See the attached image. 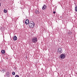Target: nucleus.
Wrapping results in <instances>:
<instances>
[{
    "instance_id": "f257e3e1",
    "label": "nucleus",
    "mask_w": 77,
    "mask_h": 77,
    "mask_svg": "<svg viewBox=\"0 0 77 77\" xmlns=\"http://www.w3.org/2000/svg\"><path fill=\"white\" fill-rule=\"evenodd\" d=\"M29 26L30 28H33L35 27V23L33 22H30L29 23Z\"/></svg>"
},
{
    "instance_id": "f03ea898",
    "label": "nucleus",
    "mask_w": 77,
    "mask_h": 77,
    "mask_svg": "<svg viewBox=\"0 0 77 77\" xmlns=\"http://www.w3.org/2000/svg\"><path fill=\"white\" fill-rule=\"evenodd\" d=\"M37 41V38L36 37L33 38L32 39V42H34V43H36Z\"/></svg>"
},
{
    "instance_id": "7ed1b4c3",
    "label": "nucleus",
    "mask_w": 77,
    "mask_h": 77,
    "mask_svg": "<svg viewBox=\"0 0 77 77\" xmlns=\"http://www.w3.org/2000/svg\"><path fill=\"white\" fill-rule=\"evenodd\" d=\"M62 49L61 48H58V52H59L60 53H62Z\"/></svg>"
},
{
    "instance_id": "20e7f679",
    "label": "nucleus",
    "mask_w": 77,
    "mask_h": 77,
    "mask_svg": "<svg viewBox=\"0 0 77 77\" xmlns=\"http://www.w3.org/2000/svg\"><path fill=\"white\" fill-rule=\"evenodd\" d=\"M47 8V6H46V5L44 4V6L42 8V9L43 10H45Z\"/></svg>"
},
{
    "instance_id": "39448f33",
    "label": "nucleus",
    "mask_w": 77,
    "mask_h": 77,
    "mask_svg": "<svg viewBox=\"0 0 77 77\" xmlns=\"http://www.w3.org/2000/svg\"><path fill=\"white\" fill-rule=\"evenodd\" d=\"M65 57V56L63 54H62L60 56V57L61 59H64Z\"/></svg>"
},
{
    "instance_id": "423d86ee",
    "label": "nucleus",
    "mask_w": 77,
    "mask_h": 77,
    "mask_svg": "<svg viewBox=\"0 0 77 77\" xmlns=\"http://www.w3.org/2000/svg\"><path fill=\"white\" fill-rule=\"evenodd\" d=\"M25 23L26 24H29V20L26 19V20L25 21Z\"/></svg>"
},
{
    "instance_id": "0eeeda50",
    "label": "nucleus",
    "mask_w": 77,
    "mask_h": 77,
    "mask_svg": "<svg viewBox=\"0 0 77 77\" xmlns=\"http://www.w3.org/2000/svg\"><path fill=\"white\" fill-rule=\"evenodd\" d=\"M13 39L14 41H16V40H17V36H14L13 38Z\"/></svg>"
},
{
    "instance_id": "6e6552de",
    "label": "nucleus",
    "mask_w": 77,
    "mask_h": 77,
    "mask_svg": "<svg viewBox=\"0 0 77 77\" xmlns=\"http://www.w3.org/2000/svg\"><path fill=\"white\" fill-rule=\"evenodd\" d=\"M39 10H38L36 9L35 11V13L39 14Z\"/></svg>"
},
{
    "instance_id": "1a4fd4ad",
    "label": "nucleus",
    "mask_w": 77,
    "mask_h": 77,
    "mask_svg": "<svg viewBox=\"0 0 77 77\" xmlns=\"http://www.w3.org/2000/svg\"><path fill=\"white\" fill-rule=\"evenodd\" d=\"M68 35H72V32H71L69 31V32H68Z\"/></svg>"
},
{
    "instance_id": "9d476101",
    "label": "nucleus",
    "mask_w": 77,
    "mask_h": 77,
    "mask_svg": "<svg viewBox=\"0 0 77 77\" xmlns=\"http://www.w3.org/2000/svg\"><path fill=\"white\" fill-rule=\"evenodd\" d=\"M1 53H2V54H4L5 53V51L4 50H2L1 51Z\"/></svg>"
},
{
    "instance_id": "9b49d317",
    "label": "nucleus",
    "mask_w": 77,
    "mask_h": 77,
    "mask_svg": "<svg viewBox=\"0 0 77 77\" xmlns=\"http://www.w3.org/2000/svg\"><path fill=\"white\" fill-rule=\"evenodd\" d=\"M0 29L1 30V31H2V32H3V31L4 30H3V27H1L0 28Z\"/></svg>"
},
{
    "instance_id": "f8f14e48",
    "label": "nucleus",
    "mask_w": 77,
    "mask_h": 77,
    "mask_svg": "<svg viewBox=\"0 0 77 77\" xmlns=\"http://www.w3.org/2000/svg\"><path fill=\"white\" fill-rule=\"evenodd\" d=\"M4 13H7V10L6 9H4Z\"/></svg>"
},
{
    "instance_id": "ddd939ff",
    "label": "nucleus",
    "mask_w": 77,
    "mask_h": 77,
    "mask_svg": "<svg viewBox=\"0 0 77 77\" xmlns=\"http://www.w3.org/2000/svg\"><path fill=\"white\" fill-rule=\"evenodd\" d=\"M12 74L13 75H14L15 74V72H13L12 73Z\"/></svg>"
},
{
    "instance_id": "4468645a",
    "label": "nucleus",
    "mask_w": 77,
    "mask_h": 77,
    "mask_svg": "<svg viewBox=\"0 0 77 77\" xmlns=\"http://www.w3.org/2000/svg\"><path fill=\"white\" fill-rule=\"evenodd\" d=\"M75 12H77V6L75 7Z\"/></svg>"
},
{
    "instance_id": "2eb2a0df",
    "label": "nucleus",
    "mask_w": 77,
    "mask_h": 77,
    "mask_svg": "<svg viewBox=\"0 0 77 77\" xmlns=\"http://www.w3.org/2000/svg\"><path fill=\"white\" fill-rule=\"evenodd\" d=\"M15 77H19V76L18 75H16Z\"/></svg>"
},
{
    "instance_id": "dca6fc26",
    "label": "nucleus",
    "mask_w": 77,
    "mask_h": 77,
    "mask_svg": "<svg viewBox=\"0 0 77 77\" xmlns=\"http://www.w3.org/2000/svg\"><path fill=\"white\" fill-rule=\"evenodd\" d=\"M53 14H56V12L55 11H54L53 12Z\"/></svg>"
},
{
    "instance_id": "f3484780",
    "label": "nucleus",
    "mask_w": 77,
    "mask_h": 77,
    "mask_svg": "<svg viewBox=\"0 0 77 77\" xmlns=\"http://www.w3.org/2000/svg\"><path fill=\"white\" fill-rule=\"evenodd\" d=\"M0 6H1V4L0 3Z\"/></svg>"
},
{
    "instance_id": "a211bd4d",
    "label": "nucleus",
    "mask_w": 77,
    "mask_h": 77,
    "mask_svg": "<svg viewBox=\"0 0 77 77\" xmlns=\"http://www.w3.org/2000/svg\"><path fill=\"white\" fill-rule=\"evenodd\" d=\"M8 59V58H7V59Z\"/></svg>"
}]
</instances>
